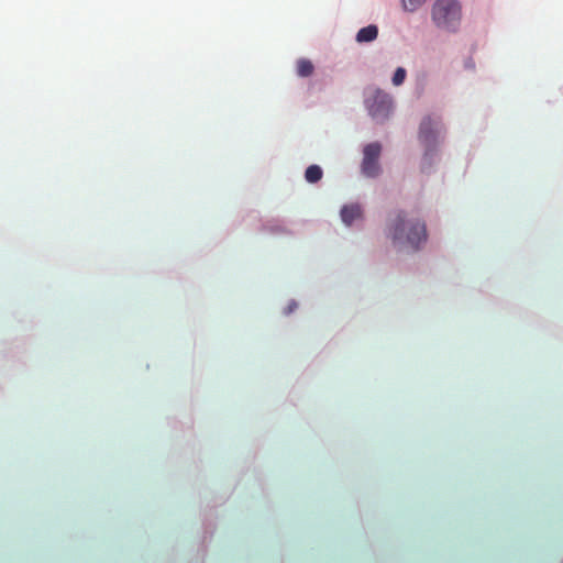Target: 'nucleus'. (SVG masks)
Segmentation results:
<instances>
[{
    "label": "nucleus",
    "instance_id": "2",
    "mask_svg": "<svg viewBox=\"0 0 563 563\" xmlns=\"http://www.w3.org/2000/svg\"><path fill=\"white\" fill-rule=\"evenodd\" d=\"M461 8L459 2H434L432 19L438 27L454 31L460 22Z\"/></svg>",
    "mask_w": 563,
    "mask_h": 563
},
{
    "label": "nucleus",
    "instance_id": "4",
    "mask_svg": "<svg viewBox=\"0 0 563 563\" xmlns=\"http://www.w3.org/2000/svg\"><path fill=\"white\" fill-rule=\"evenodd\" d=\"M366 104L373 119L384 121L391 112L393 99L387 92L376 89L372 97L367 98Z\"/></svg>",
    "mask_w": 563,
    "mask_h": 563
},
{
    "label": "nucleus",
    "instance_id": "9",
    "mask_svg": "<svg viewBox=\"0 0 563 563\" xmlns=\"http://www.w3.org/2000/svg\"><path fill=\"white\" fill-rule=\"evenodd\" d=\"M322 169L318 165H310L305 173V178L308 183L314 184L322 178Z\"/></svg>",
    "mask_w": 563,
    "mask_h": 563
},
{
    "label": "nucleus",
    "instance_id": "11",
    "mask_svg": "<svg viewBox=\"0 0 563 563\" xmlns=\"http://www.w3.org/2000/svg\"><path fill=\"white\" fill-rule=\"evenodd\" d=\"M404 3V9L407 10V11H415L417 9V5L419 2H413V1H410V2H402Z\"/></svg>",
    "mask_w": 563,
    "mask_h": 563
},
{
    "label": "nucleus",
    "instance_id": "1",
    "mask_svg": "<svg viewBox=\"0 0 563 563\" xmlns=\"http://www.w3.org/2000/svg\"><path fill=\"white\" fill-rule=\"evenodd\" d=\"M389 236L395 243L418 249L427 241L426 224L419 220H409L405 212H399L389 227Z\"/></svg>",
    "mask_w": 563,
    "mask_h": 563
},
{
    "label": "nucleus",
    "instance_id": "7",
    "mask_svg": "<svg viewBox=\"0 0 563 563\" xmlns=\"http://www.w3.org/2000/svg\"><path fill=\"white\" fill-rule=\"evenodd\" d=\"M378 35V29L376 25H367L365 27H362L357 34H356V41L360 43L363 42H372L374 41Z\"/></svg>",
    "mask_w": 563,
    "mask_h": 563
},
{
    "label": "nucleus",
    "instance_id": "10",
    "mask_svg": "<svg viewBox=\"0 0 563 563\" xmlns=\"http://www.w3.org/2000/svg\"><path fill=\"white\" fill-rule=\"evenodd\" d=\"M406 76H407L406 69L402 67H398L393 76V84L395 86H400L405 81Z\"/></svg>",
    "mask_w": 563,
    "mask_h": 563
},
{
    "label": "nucleus",
    "instance_id": "8",
    "mask_svg": "<svg viewBox=\"0 0 563 563\" xmlns=\"http://www.w3.org/2000/svg\"><path fill=\"white\" fill-rule=\"evenodd\" d=\"M296 69H297L298 76L309 77L312 75L314 67H313V64L309 59L300 58L297 60Z\"/></svg>",
    "mask_w": 563,
    "mask_h": 563
},
{
    "label": "nucleus",
    "instance_id": "3",
    "mask_svg": "<svg viewBox=\"0 0 563 563\" xmlns=\"http://www.w3.org/2000/svg\"><path fill=\"white\" fill-rule=\"evenodd\" d=\"M441 133L442 125L440 122L432 120L430 115L422 119L419 128V141L426 147L424 158L435 150Z\"/></svg>",
    "mask_w": 563,
    "mask_h": 563
},
{
    "label": "nucleus",
    "instance_id": "6",
    "mask_svg": "<svg viewBox=\"0 0 563 563\" xmlns=\"http://www.w3.org/2000/svg\"><path fill=\"white\" fill-rule=\"evenodd\" d=\"M362 217V208L357 203L346 205L341 209V219L346 225H351Z\"/></svg>",
    "mask_w": 563,
    "mask_h": 563
},
{
    "label": "nucleus",
    "instance_id": "5",
    "mask_svg": "<svg viewBox=\"0 0 563 563\" xmlns=\"http://www.w3.org/2000/svg\"><path fill=\"white\" fill-rule=\"evenodd\" d=\"M380 153L382 146L378 142L369 143L364 147L361 164V170L364 176L374 178L380 174V166L378 163Z\"/></svg>",
    "mask_w": 563,
    "mask_h": 563
}]
</instances>
